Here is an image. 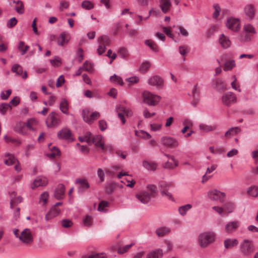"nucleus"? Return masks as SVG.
Returning a JSON list of instances; mask_svg holds the SVG:
<instances>
[{
	"label": "nucleus",
	"mask_w": 258,
	"mask_h": 258,
	"mask_svg": "<svg viewBox=\"0 0 258 258\" xmlns=\"http://www.w3.org/2000/svg\"><path fill=\"white\" fill-rule=\"evenodd\" d=\"M79 140L81 142H86L89 145L93 143L96 147L100 148L102 150H105L108 146H104V142L103 137L101 135H96L92 139L90 132H87L84 136L79 137Z\"/></svg>",
	"instance_id": "1"
},
{
	"label": "nucleus",
	"mask_w": 258,
	"mask_h": 258,
	"mask_svg": "<svg viewBox=\"0 0 258 258\" xmlns=\"http://www.w3.org/2000/svg\"><path fill=\"white\" fill-rule=\"evenodd\" d=\"M141 99L143 103L151 106L158 104L161 100V97L151 92L145 90L142 93Z\"/></svg>",
	"instance_id": "2"
},
{
	"label": "nucleus",
	"mask_w": 258,
	"mask_h": 258,
	"mask_svg": "<svg viewBox=\"0 0 258 258\" xmlns=\"http://www.w3.org/2000/svg\"><path fill=\"white\" fill-rule=\"evenodd\" d=\"M215 238V233L211 231L204 232L198 236V243L202 248H205L213 243Z\"/></svg>",
	"instance_id": "3"
},
{
	"label": "nucleus",
	"mask_w": 258,
	"mask_h": 258,
	"mask_svg": "<svg viewBox=\"0 0 258 258\" xmlns=\"http://www.w3.org/2000/svg\"><path fill=\"white\" fill-rule=\"evenodd\" d=\"M226 28L233 32H238L241 29L239 19L233 17H228L225 22Z\"/></svg>",
	"instance_id": "4"
},
{
	"label": "nucleus",
	"mask_w": 258,
	"mask_h": 258,
	"mask_svg": "<svg viewBox=\"0 0 258 258\" xmlns=\"http://www.w3.org/2000/svg\"><path fill=\"white\" fill-rule=\"evenodd\" d=\"M240 251L244 256L250 255L254 251V246L252 240L244 239L240 244Z\"/></svg>",
	"instance_id": "5"
},
{
	"label": "nucleus",
	"mask_w": 258,
	"mask_h": 258,
	"mask_svg": "<svg viewBox=\"0 0 258 258\" xmlns=\"http://www.w3.org/2000/svg\"><path fill=\"white\" fill-rule=\"evenodd\" d=\"M243 30L245 34L244 36L240 35L239 40L241 42H247L251 40L253 34L255 33L253 26L250 24H245L243 26Z\"/></svg>",
	"instance_id": "6"
},
{
	"label": "nucleus",
	"mask_w": 258,
	"mask_h": 258,
	"mask_svg": "<svg viewBox=\"0 0 258 258\" xmlns=\"http://www.w3.org/2000/svg\"><path fill=\"white\" fill-rule=\"evenodd\" d=\"M160 143L162 146L167 148H176L179 145L177 139L168 136H163L160 139Z\"/></svg>",
	"instance_id": "7"
},
{
	"label": "nucleus",
	"mask_w": 258,
	"mask_h": 258,
	"mask_svg": "<svg viewBox=\"0 0 258 258\" xmlns=\"http://www.w3.org/2000/svg\"><path fill=\"white\" fill-rule=\"evenodd\" d=\"M221 100L223 104L228 107L236 103L237 101L236 95L232 92H227L224 93Z\"/></svg>",
	"instance_id": "8"
},
{
	"label": "nucleus",
	"mask_w": 258,
	"mask_h": 258,
	"mask_svg": "<svg viewBox=\"0 0 258 258\" xmlns=\"http://www.w3.org/2000/svg\"><path fill=\"white\" fill-rule=\"evenodd\" d=\"M208 196L212 201L222 203L224 202L225 194L223 192L214 189L208 192Z\"/></svg>",
	"instance_id": "9"
},
{
	"label": "nucleus",
	"mask_w": 258,
	"mask_h": 258,
	"mask_svg": "<svg viewBox=\"0 0 258 258\" xmlns=\"http://www.w3.org/2000/svg\"><path fill=\"white\" fill-rule=\"evenodd\" d=\"M116 112L122 124H124L125 123L124 116H131L133 114V112L131 109L126 108L120 105L116 106Z\"/></svg>",
	"instance_id": "10"
},
{
	"label": "nucleus",
	"mask_w": 258,
	"mask_h": 258,
	"mask_svg": "<svg viewBox=\"0 0 258 258\" xmlns=\"http://www.w3.org/2000/svg\"><path fill=\"white\" fill-rule=\"evenodd\" d=\"M100 113L97 111L90 113L88 109H84L82 111V116L84 120L89 124H91L93 121L99 117Z\"/></svg>",
	"instance_id": "11"
},
{
	"label": "nucleus",
	"mask_w": 258,
	"mask_h": 258,
	"mask_svg": "<svg viewBox=\"0 0 258 258\" xmlns=\"http://www.w3.org/2000/svg\"><path fill=\"white\" fill-rule=\"evenodd\" d=\"M60 123L61 120L54 112H51L46 119V124L48 127H56Z\"/></svg>",
	"instance_id": "12"
},
{
	"label": "nucleus",
	"mask_w": 258,
	"mask_h": 258,
	"mask_svg": "<svg viewBox=\"0 0 258 258\" xmlns=\"http://www.w3.org/2000/svg\"><path fill=\"white\" fill-rule=\"evenodd\" d=\"M148 84L157 89H162L164 86V79L158 75H154L150 77L147 81Z\"/></svg>",
	"instance_id": "13"
},
{
	"label": "nucleus",
	"mask_w": 258,
	"mask_h": 258,
	"mask_svg": "<svg viewBox=\"0 0 258 258\" xmlns=\"http://www.w3.org/2000/svg\"><path fill=\"white\" fill-rule=\"evenodd\" d=\"M22 243L26 244H31L33 240V237L30 229L25 228L20 234L19 239Z\"/></svg>",
	"instance_id": "14"
},
{
	"label": "nucleus",
	"mask_w": 258,
	"mask_h": 258,
	"mask_svg": "<svg viewBox=\"0 0 258 258\" xmlns=\"http://www.w3.org/2000/svg\"><path fill=\"white\" fill-rule=\"evenodd\" d=\"M172 186V185L170 183L162 182L160 184V191L162 196L169 200L174 201L172 194L169 192V190Z\"/></svg>",
	"instance_id": "15"
},
{
	"label": "nucleus",
	"mask_w": 258,
	"mask_h": 258,
	"mask_svg": "<svg viewBox=\"0 0 258 258\" xmlns=\"http://www.w3.org/2000/svg\"><path fill=\"white\" fill-rule=\"evenodd\" d=\"M57 136L59 139L65 140L72 141V132L68 128L64 127L59 131L57 134Z\"/></svg>",
	"instance_id": "16"
},
{
	"label": "nucleus",
	"mask_w": 258,
	"mask_h": 258,
	"mask_svg": "<svg viewBox=\"0 0 258 258\" xmlns=\"http://www.w3.org/2000/svg\"><path fill=\"white\" fill-rule=\"evenodd\" d=\"M136 197L141 203L144 204H148L153 198L148 191L146 190L141 191L136 194Z\"/></svg>",
	"instance_id": "17"
},
{
	"label": "nucleus",
	"mask_w": 258,
	"mask_h": 258,
	"mask_svg": "<svg viewBox=\"0 0 258 258\" xmlns=\"http://www.w3.org/2000/svg\"><path fill=\"white\" fill-rule=\"evenodd\" d=\"M71 39L69 32L66 31L61 33L57 38V43L58 45L63 46L68 44Z\"/></svg>",
	"instance_id": "18"
},
{
	"label": "nucleus",
	"mask_w": 258,
	"mask_h": 258,
	"mask_svg": "<svg viewBox=\"0 0 258 258\" xmlns=\"http://www.w3.org/2000/svg\"><path fill=\"white\" fill-rule=\"evenodd\" d=\"M240 226V222L238 221H230L225 226V231L228 233H231L236 231Z\"/></svg>",
	"instance_id": "19"
},
{
	"label": "nucleus",
	"mask_w": 258,
	"mask_h": 258,
	"mask_svg": "<svg viewBox=\"0 0 258 258\" xmlns=\"http://www.w3.org/2000/svg\"><path fill=\"white\" fill-rule=\"evenodd\" d=\"M218 41L220 46L224 49L228 48L231 44L229 38L224 34L220 35Z\"/></svg>",
	"instance_id": "20"
},
{
	"label": "nucleus",
	"mask_w": 258,
	"mask_h": 258,
	"mask_svg": "<svg viewBox=\"0 0 258 258\" xmlns=\"http://www.w3.org/2000/svg\"><path fill=\"white\" fill-rule=\"evenodd\" d=\"M48 183V180L45 177H37L31 185V188L35 189L39 186H45Z\"/></svg>",
	"instance_id": "21"
},
{
	"label": "nucleus",
	"mask_w": 258,
	"mask_h": 258,
	"mask_svg": "<svg viewBox=\"0 0 258 258\" xmlns=\"http://www.w3.org/2000/svg\"><path fill=\"white\" fill-rule=\"evenodd\" d=\"M238 243V241L236 238H229L224 240V246L225 249H231L237 246Z\"/></svg>",
	"instance_id": "22"
},
{
	"label": "nucleus",
	"mask_w": 258,
	"mask_h": 258,
	"mask_svg": "<svg viewBox=\"0 0 258 258\" xmlns=\"http://www.w3.org/2000/svg\"><path fill=\"white\" fill-rule=\"evenodd\" d=\"M60 210L56 206H53L49 211L46 214L45 219L46 221H49L55 217L60 213Z\"/></svg>",
	"instance_id": "23"
},
{
	"label": "nucleus",
	"mask_w": 258,
	"mask_h": 258,
	"mask_svg": "<svg viewBox=\"0 0 258 258\" xmlns=\"http://www.w3.org/2000/svg\"><path fill=\"white\" fill-rule=\"evenodd\" d=\"M4 163L7 166H11L14 164L18 160L15 156L9 153H6L4 155Z\"/></svg>",
	"instance_id": "24"
},
{
	"label": "nucleus",
	"mask_w": 258,
	"mask_h": 258,
	"mask_svg": "<svg viewBox=\"0 0 258 258\" xmlns=\"http://www.w3.org/2000/svg\"><path fill=\"white\" fill-rule=\"evenodd\" d=\"M170 160H168L163 165L165 169H172L177 167L178 165V162L174 157H170Z\"/></svg>",
	"instance_id": "25"
},
{
	"label": "nucleus",
	"mask_w": 258,
	"mask_h": 258,
	"mask_svg": "<svg viewBox=\"0 0 258 258\" xmlns=\"http://www.w3.org/2000/svg\"><path fill=\"white\" fill-rule=\"evenodd\" d=\"M217 168V165L215 164H212L210 167H207L206 173L203 176L202 182L204 183L210 179L212 176L209 174L215 171Z\"/></svg>",
	"instance_id": "26"
},
{
	"label": "nucleus",
	"mask_w": 258,
	"mask_h": 258,
	"mask_svg": "<svg viewBox=\"0 0 258 258\" xmlns=\"http://www.w3.org/2000/svg\"><path fill=\"white\" fill-rule=\"evenodd\" d=\"M12 71L14 73H16L17 76H21L24 79L27 78L26 71L23 73L22 67L18 64L14 65L12 68Z\"/></svg>",
	"instance_id": "27"
},
{
	"label": "nucleus",
	"mask_w": 258,
	"mask_h": 258,
	"mask_svg": "<svg viewBox=\"0 0 258 258\" xmlns=\"http://www.w3.org/2000/svg\"><path fill=\"white\" fill-rule=\"evenodd\" d=\"M143 166L149 171H154L156 169L157 165L153 161L145 160L143 161Z\"/></svg>",
	"instance_id": "28"
},
{
	"label": "nucleus",
	"mask_w": 258,
	"mask_h": 258,
	"mask_svg": "<svg viewBox=\"0 0 258 258\" xmlns=\"http://www.w3.org/2000/svg\"><path fill=\"white\" fill-rule=\"evenodd\" d=\"M76 183L79 184V190L80 192H83L89 187V184L86 179H77L76 180Z\"/></svg>",
	"instance_id": "29"
},
{
	"label": "nucleus",
	"mask_w": 258,
	"mask_h": 258,
	"mask_svg": "<svg viewBox=\"0 0 258 258\" xmlns=\"http://www.w3.org/2000/svg\"><path fill=\"white\" fill-rule=\"evenodd\" d=\"M244 13L247 19L252 20L255 15L254 7L251 5H247L244 8Z\"/></svg>",
	"instance_id": "30"
},
{
	"label": "nucleus",
	"mask_w": 258,
	"mask_h": 258,
	"mask_svg": "<svg viewBox=\"0 0 258 258\" xmlns=\"http://www.w3.org/2000/svg\"><path fill=\"white\" fill-rule=\"evenodd\" d=\"M64 191V186L62 184H59L55 189L54 197L57 199H61L63 197Z\"/></svg>",
	"instance_id": "31"
},
{
	"label": "nucleus",
	"mask_w": 258,
	"mask_h": 258,
	"mask_svg": "<svg viewBox=\"0 0 258 258\" xmlns=\"http://www.w3.org/2000/svg\"><path fill=\"white\" fill-rule=\"evenodd\" d=\"M49 152L47 154L48 157L53 158L60 154V151L55 146H51V144L49 145Z\"/></svg>",
	"instance_id": "32"
},
{
	"label": "nucleus",
	"mask_w": 258,
	"mask_h": 258,
	"mask_svg": "<svg viewBox=\"0 0 258 258\" xmlns=\"http://www.w3.org/2000/svg\"><path fill=\"white\" fill-rule=\"evenodd\" d=\"M171 6L170 0H160V7L164 13H166L169 11Z\"/></svg>",
	"instance_id": "33"
},
{
	"label": "nucleus",
	"mask_w": 258,
	"mask_h": 258,
	"mask_svg": "<svg viewBox=\"0 0 258 258\" xmlns=\"http://www.w3.org/2000/svg\"><path fill=\"white\" fill-rule=\"evenodd\" d=\"M163 256L162 249H157L149 252L146 255V258H161Z\"/></svg>",
	"instance_id": "34"
},
{
	"label": "nucleus",
	"mask_w": 258,
	"mask_h": 258,
	"mask_svg": "<svg viewBox=\"0 0 258 258\" xmlns=\"http://www.w3.org/2000/svg\"><path fill=\"white\" fill-rule=\"evenodd\" d=\"M236 67V62L235 61L231 59L230 60H227L223 64V70L225 72L230 71L232 70V69Z\"/></svg>",
	"instance_id": "35"
},
{
	"label": "nucleus",
	"mask_w": 258,
	"mask_h": 258,
	"mask_svg": "<svg viewBox=\"0 0 258 258\" xmlns=\"http://www.w3.org/2000/svg\"><path fill=\"white\" fill-rule=\"evenodd\" d=\"M59 109L63 113L69 114V105L68 101L66 99L62 98L61 100Z\"/></svg>",
	"instance_id": "36"
},
{
	"label": "nucleus",
	"mask_w": 258,
	"mask_h": 258,
	"mask_svg": "<svg viewBox=\"0 0 258 258\" xmlns=\"http://www.w3.org/2000/svg\"><path fill=\"white\" fill-rule=\"evenodd\" d=\"M214 85L215 88L219 90H223L226 89V85L224 82L219 78L215 79L213 80Z\"/></svg>",
	"instance_id": "37"
},
{
	"label": "nucleus",
	"mask_w": 258,
	"mask_h": 258,
	"mask_svg": "<svg viewBox=\"0 0 258 258\" xmlns=\"http://www.w3.org/2000/svg\"><path fill=\"white\" fill-rule=\"evenodd\" d=\"M200 130L205 133L212 132L217 128V125L215 124L208 125L206 124H201L199 126Z\"/></svg>",
	"instance_id": "38"
},
{
	"label": "nucleus",
	"mask_w": 258,
	"mask_h": 258,
	"mask_svg": "<svg viewBox=\"0 0 258 258\" xmlns=\"http://www.w3.org/2000/svg\"><path fill=\"white\" fill-rule=\"evenodd\" d=\"M13 3L15 4V9L19 14H23L25 12L24 6L21 1H14Z\"/></svg>",
	"instance_id": "39"
},
{
	"label": "nucleus",
	"mask_w": 258,
	"mask_h": 258,
	"mask_svg": "<svg viewBox=\"0 0 258 258\" xmlns=\"http://www.w3.org/2000/svg\"><path fill=\"white\" fill-rule=\"evenodd\" d=\"M30 47L28 45L25 44L23 41H20L18 45L17 48L20 51L22 55H24L29 49Z\"/></svg>",
	"instance_id": "40"
},
{
	"label": "nucleus",
	"mask_w": 258,
	"mask_h": 258,
	"mask_svg": "<svg viewBox=\"0 0 258 258\" xmlns=\"http://www.w3.org/2000/svg\"><path fill=\"white\" fill-rule=\"evenodd\" d=\"M135 135L139 138L144 140H148L151 138V135L148 132L143 130L136 131Z\"/></svg>",
	"instance_id": "41"
},
{
	"label": "nucleus",
	"mask_w": 258,
	"mask_h": 258,
	"mask_svg": "<svg viewBox=\"0 0 258 258\" xmlns=\"http://www.w3.org/2000/svg\"><path fill=\"white\" fill-rule=\"evenodd\" d=\"M240 131L239 127H232L225 133V137L229 139L239 133Z\"/></svg>",
	"instance_id": "42"
},
{
	"label": "nucleus",
	"mask_w": 258,
	"mask_h": 258,
	"mask_svg": "<svg viewBox=\"0 0 258 258\" xmlns=\"http://www.w3.org/2000/svg\"><path fill=\"white\" fill-rule=\"evenodd\" d=\"M83 224L84 226L91 227L93 223L92 216L87 215L83 218Z\"/></svg>",
	"instance_id": "43"
},
{
	"label": "nucleus",
	"mask_w": 258,
	"mask_h": 258,
	"mask_svg": "<svg viewBox=\"0 0 258 258\" xmlns=\"http://www.w3.org/2000/svg\"><path fill=\"white\" fill-rule=\"evenodd\" d=\"M110 81L112 83L120 86H122L124 84L122 79L115 74L110 77Z\"/></svg>",
	"instance_id": "44"
},
{
	"label": "nucleus",
	"mask_w": 258,
	"mask_h": 258,
	"mask_svg": "<svg viewBox=\"0 0 258 258\" xmlns=\"http://www.w3.org/2000/svg\"><path fill=\"white\" fill-rule=\"evenodd\" d=\"M145 44L149 46L153 51L156 52L159 51L158 46L153 40L151 39L146 40L145 41Z\"/></svg>",
	"instance_id": "45"
},
{
	"label": "nucleus",
	"mask_w": 258,
	"mask_h": 258,
	"mask_svg": "<svg viewBox=\"0 0 258 258\" xmlns=\"http://www.w3.org/2000/svg\"><path fill=\"white\" fill-rule=\"evenodd\" d=\"M98 43L106 46L110 44V40L107 35H102L98 38Z\"/></svg>",
	"instance_id": "46"
},
{
	"label": "nucleus",
	"mask_w": 258,
	"mask_h": 258,
	"mask_svg": "<svg viewBox=\"0 0 258 258\" xmlns=\"http://www.w3.org/2000/svg\"><path fill=\"white\" fill-rule=\"evenodd\" d=\"M191 208L192 205L191 204H186L179 207L178 212L181 216H184Z\"/></svg>",
	"instance_id": "47"
},
{
	"label": "nucleus",
	"mask_w": 258,
	"mask_h": 258,
	"mask_svg": "<svg viewBox=\"0 0 258 258\" xmlns=\"http://www.w3.org/2000/svg\"><path fill=\"white\" fill-rule=\"evenodd\" d=\"M223 208L224 212L227 214H229L232 213L234 211L235 206L233 203L228 202L224 204Z\"/></svg>",
	"instance_id": "48"
},
{
	"label": "nucleus",
	"mask_w": 258,
	"mask_h": 258,
	"mask_svg": "<svg viewBox=\"0 0 258 258\" xmlns=\"http://www.w3.org/2000/svg\"><path fill=\"white\" fill-rule=\"evenodd\" d=\"M170 232V229L167 227H161L156 229V234L159 237H162Z\"/></svg>",
	"instance_id": "49"
},
{
	"label": "nucleus",
	"mask_w": 258,
	"mask_h": 258,
	"mask_svg": "<svg viewBox=\"0 0 258 258\" xmlns=\"http://www.w3.org/2000/svg\"><path fill=\"white\" fill-rule=\"evenodd\" d=\"M4 139L5 140L6 142H7V143L12 142L15 146H19L22 144V142L20 140H19V139H16V138H12L10 137H9L7 135H5L4 136Z\"/></svg>",
	"instance_id": "50"
},
{
	"label": "nucleus",
	"mask_w": 258,
	"mask_h": 258,
	"mask_svg": "<svg viewBox=\"0 0 258 258\" xmlns=\"http://www.w3.org/2000/svg\"><path fill=\"white\" fill-rule=\"evenodd\" d=\"M109 205V203L106 201H101L98 207V211L100 212L105 213L107 211V208Z\"/></svg>",
	"instance_id": "51"
},
{
	"label": "nucleus",
	"mask_w": 258,
	"mask_h": 258,
	"mask_svg": "<svg viewBox=\"0 0 258 258\" xmlns=\"http://www.w3.org/2000/svg\"><path fill=\"white\" fill-rule=\"evenodd\" d=\"M231 79L232 80V81L231 83L232 88L238 91L239 92H241V89L240 88V86L239 83L237 81V78L235 75H233L231 77Z\"/></svg>",
	"instance_id": "52"
},
{
	"label": "nucleus",
	"mask_w": 258,
	"mask_h": 258,
	"mask_svg": "<svg viewBox=\"0 0 258 258\" xmlns=\"http://www.w3.org/2000/svg\"><path fill=\"white\" fill-rule=\"evenodd\" d=\"M214 12L213 13V17L215 19H217L220 16V12L221 11L220 6L217 4H215L213 5Z\"/></svg>",
	"instance_id": "53"
},
{
	"label": "nucleus",
	"mask_w": 258,
	"mask_h": 258,
	"mask_svg": "<svg viewBox=\"0 0 258 258\" xmlns=\"http://www.w3.org/2000/svg\"><path fill=\"white\" fill-rule=\"evenodd\" d=\"M83 258H107L104 253L92 252L88 255L84 256Z\"/></svg>",
	"instance_id": "54"
},
{
	"label": "nucleus",
	"mask_w": 258,
	"mask_h": 258,
	"mask_svg": "<svg viewBox=\"0 0 258 258\" xmlns=\"http://www.w3.org/2000/svg\"><path fill=\"white\" fill-rule=\"evenodd\" d=\"M37 124L36 120L34 118H31L30 119H28L27 122H24V124L25 127L26 126L28 127L29 130L34 131V129L33 128V126L36 125Z\"/></svg>",
	"instance_id": "55"
},
{
	"label": "nucleus",
	"mask_w": 258,
	"mask_h": 258,
	"mask_svg": "<svg viewBox=\"0 0 258 258\" xmlns=\"http://www.w3.org/2000/svg\"><path fill=\"white\" fill-rule=\"evenodd\" d=\"M134 245V243L127 244L122 247H120L117 249V252L119 254H123L127 252L129 249Z\"/></svg>",
	"instance_id": "56"
},
{
	"label": "nucleus",
	"mask_w": 258,
	"mask_h": 258,
	"mask_svg": "<svg viewBox=\"0 0 258 258\" xmlns=\"http://www.w3.org/2000/svg\"><path fill=\"white\" fill-rule=\"evenodd\" d=\"M147 188L149 190L148 192L152 197H155L157 192V189L155 185L153 184H149L147 186Z\"/></svg>",
	"instance_id": "57"
},
{
	"label": "nucleus",
	"mask_w": 258,
	"mask_h": 258,
	"mask_svg": "<svg viewBox=\"0 0 258 258\" xmlns=\"http://www.w3.org/2000/svg\"><path fill=\"white\" fill-rule=\"evenodd\" d=\"M247 193L249 196L253 197L258 196V187L251 186L247 189Z\"/></svg>",
	"instance_id": "58"
},
{
	"label": "nucleus",
	"mask_w": 258,
	"mask_h": 258,
	"mask_svg": "<svg viewBox=\"0 0 258 258\" xmlns=\"http://www.w3.org/2000/svg\"><path fill=\"white\" fill-rule=\"evenodd\" d=\"M25 127L24 122H17L15 126L14 130L19 133L24 135V132L23 131V128Z\"/></svg>",
	"instance_id": "59"
},
{
	"label": "nucleus",
	"mask_w": 258,
	"mask_h": 258,
	"mask_svg": "<svg viewBox=\"0 0 258 258\" xmlns=\"http://www.w3.org/2000/svg\"><path fill=\"white\" fill-rule=\"evenodd\" d=\"M9 108L12 109V107L10 104L5 103H2L0 105V113L2 115L5 114Z\"/></svg>",
	"instance_id": "60"
},
{
	"label": "nucleus",
	"mask_w": 258,
	"mask_h": 258,
	"mask_svg": "<svg viewBox=\"0 0 258 258\" xmlns=\"http://www.w3.org/2000/svg\"><path fill=\"white\" fill-rule=\"evenodd\" d=\"M35 148V145L33 144H28L25 148V155L29 157L31 155V151Z\"/></svg>",
	"instance_id": "61"
},
{
	"label": "nucleus",
	"mask_w": 258,
	"mask_h": 258,
	"mask_svg": "<svg viewBox=\"0 0 258 258\" xmlns=\"http://www.w3.org/2000/svg\"><path fill=\"white\" fill-rule=\"evenodd\" d=\"M82 68L84 70L88 72H91L93 70L92 63L88 61L84 63Z\"/></svg>",
	"instance_id": "62"
},
{
	"label": "nucleus",
	"mask_w": 258,
	"mask_h": 258,
	"mask_svg": "<svg viewBox=\"0 0 258 258\" xmlns=\"http://www.w3.org/2000/svg\"><path fill=\"white\" fill-rule=\"evenodd\" d=\"M93 7V3L89 1H84L82 3V7L86 10H91Z\"/></svg>",
	"instance_id": "63"
},
{
	"label": "nucleus",
	"mask_w": 258,
	"mask_h": 258,
	"mask_svg": "<svg viewBox=\"0 0 258 258\" xmlns=\"http://www.w3.org/2000/svg\"><path fill=\"white\" fill-rule=\"evenodd\" d=\"M118 54L121 57L123 58H126L128 55V53L127 49L123 47H121L118 49Z\"/></svg>",
	"instance_id": "64"
}]
</instances>
